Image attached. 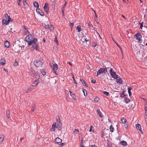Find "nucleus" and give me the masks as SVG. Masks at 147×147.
Returning a JSON list of instances; mask_svg holds the SVG:
<instances>
[{
  "label": "nucleus",
  "instance_id": "1",
  "mask_svg": "<svg viewBox=\"0 0 147 147\" xmlns=\"http://www.w3.org/2000/svg\"><path fill=\"white\" fill-rule=\"evenodd\" d=\"M109 67L107 68H100L97 72V76H98L101 73H105L106 72H107V69H109Z\"/></svg>",
  "mask_w": 147,
  "mask_h": 147
},
{
  "label": "nucleus",
  "instance_id": "2",
  "mask_svg": "<svg viewBox=\"0 0 147 147\" xmlns=\"http://www.w3.org/2000/svg\"><path fill=\"white\" fill-rule=\"evenodd\" d=\"M109 72L110 73L111 76L114 79L117 78H118V75L116 74V73L112 69L110 68Z\"/></svg>",
  "mask_w": 147,
  "mask_h": 147
},
{
  "label": "nucleus",
  "instance_id": "3",
  "mask_svg": "<svg viewBox=\"0 0 147 147\" xmlns=\"http://www.w3.org/2000/svg\"><path fill=\"white\" fill-rule=\"evenodd\" d=\"M142 37V36L139 33H137L134 36V38L140 43L142 42V40L141 39Z\"/></svg>",
  "mask_w": 147,
  "mask_h": 147
},
{
  "label": "nucleus",
  "instance_id": "4",
  "mask_svg": "<svg viewBox=\"0 0 147 147\" xmlns=\"http://www.w3.org/2000/svg\"><path fill=\"white\" fill-rule=\"evenodd\" d=\"M34 65L36 67H41L43 64V63L39 60H36L34 62Z\"/></svg>",
  "mask_w": 147,
  "mask_h": 147
},
{
  "label": "nucleus",
  "instance_id": "5",
  "mask_svg": "<svg viewBox=\"0 0 147 147\" xmlns=\"http://www.w3.org/2000/svg\"><path fill=\"white\" fill-rule=\"evenodd\" d=\"M29 71L31 75H33L36 77V78L38 79L39 78V76L38 74L37 73L35 72L32 68H30Z\"/></svg>",
  "mask_w": 147,
  "mask_h": 147
},
{
  "label": "nucleus",
  "instance_id": "6",
  "mask_svg": "<svg viewBox=\"0 0 147 147\" xmlns=\"http://www.w3.org/2000/svg\"><path fill=\"white\" fill-rule=\"evenodd\" d=\"M44 9L45 12L47 13H48L49 11V4L48 3H45L44 7Z\"/></svg>",
  "mask_w": 147,
  "mask_h": 147
},
{
  "label": "nucleus",
  "instance_id": "7",
  "mask_svg": "<svg viewBox=\"0 0 147 147\" xmlns=\"http://www.w3.org/2000/svg\"><path fill=\"white\" fill-rule=\"evenodd\" d=\"M37 41V38H33L32 40H31V41H30L28 43V44L29 45H34V44H35Z\"/></svg>",
  "mask_w": 147,
  "mask_h": 147
},
{
  "label": "nucleus",
  "instance_id": "8",
  "mask_svg": "<svg viewBox=\"0 0 147 147\" xmlns=\"http://www.w3.org/2000/svg\"><path fill=\"white\" fill-rule=\"evenodd\" d=\"M33 38V37L31 35V34L28 35L26 38V41L27 42H28V43L29 42H30V41H31V40H32Z\"/></svg>",
  "mask_w": 147,
  "mask_h": 147
},
{
  "label": "nucleus",
  "instance_id": "9",
  "mask_svg": "<svg viewBox=\"0 0 147 147\" xmlns=\"http://www.w3.org/2000/svg\"><path fill=\"white\" fill-rule=\"evenodd\" d=\"M33 46L32 48H31V50H34V49L36 50H38L39 49V47L38 46V44L37 43L34 44V45H32Z\"/></svg>",
  "mask_w": 147,
  "mask_h": 147
},
{
  "label": "nucleus",
  "instance_id": "10",
  "mask_svg": "<svg viewBox=\"0 0 147 147\" xmlns=\"http://www.w3.org/2000/svg\"><path fill=\"white\" fill-rule=\"evenodd\" d=\"M57 128L56 123L55 122L53 124L51 128L50 129L51 131H54L55 130V128Z\"/></svg>",
  "mask_w": 147,
  "mask_h": 147
},
{
  "label": "nucleus",
  "instance_id": "11",
  "mask_svg": "<svg viewBox=\"0 0 147 147\" xmlns=\"http://www.w3.org/2000/svg\"><path fill=\"white\" fill-rule=\"evenodd\" d=\"M136 129L139 130L141 133L143 134V132L142 130L141 125L139 124H137L136 125Z\"/></svg>",
  "mask_w": 147,
  "mask_h": 147
},
{
  "label": "nucleus",
  "instance_id": "12",
  "mask_svg": "<svg viewBox=\"0 0 147 147\" xmlns=\"http://www.w3.org/2000/svg\"><path fill=\"white\" fill-rule=\"evenodd\" d=\"M53 72L56 74V72H57V70L58 69V65L57 64H55L53 66Z\"/></svg>",
  "mask_w": 147,
  "mask_h": 147
},
{
  "label": "nucleus",
  "instance_id": "13",
  "mask_svg": "<svg viewBox=\"0 0 147 147\" xmlns=\"http://www.w3.org/2000/svg\"><path fill=\"white\" fill-rule=\"evenodd\" d=\"M116 79H117L116 82L117 83L122 84V78H121L119 77L118 76L117 78H116Z\"/></svg>",
  "mask_w": 147,
  "mask_h": 147
},
{
  "label": "nucleus",
  "instance_id": "14",
  "mask_svg": "<svg viewBox=\"0 0 147 147\" xmlns=\"http://www.w3.org/2000/svg\"><path fill=\"white\" fill-rule=\"evenodd\" d=\"M57 127L58 129L59 130H61V129L62 128V124L61 122H57Z\"/></svg>",
  "mask_w": 147,
  "mask_h": 147
},
{
  "label": "nucleus",
  "instance_id": "15",
  "mask_svg": "<svg viewBox=\"0 0 147 147\" xmlns=\"http://www.w3.org/2000/svg\"><path fill=\"white\" fill-rule=\"evenodd\" d=\"M4 139V135L3 134L0 135V144H2L3 143Z\"/></svg>",
  "mask_w": 147,
  "mask_h": 147
},
{
  "label": "nucleus",
  "instance_id": "16",
  "mask_svg": "<svg viewBox=\"0 0 147 147\" xmlns=\"http://www.w3.org/2000/svg\"><path fill=\"white\" fill-rule=\"evenodd\" d=\"M7 20L6 23V25H8L10 22H12L13 21V19L11 18L10 16H9V18H7Z\"/></svg>",
  "mask_w": 147,
  "mask_h": 147
},
{
  "label": "nucleus",
  "instance_id": "17",
  "mask_svg": "<svg viewBox=\"0 0 147 147\" xmlns=\"http://www.w3.org/2000/svg\"><path fill=\"white\" fill-rule=\"evenodd\" d=\"M55 142L56 143L59 144L61 142L62 140L59 138L57 137L55 139Z\"/></svg>",
  "mask_w": 147,
  "mask_h": 147
},
{
  "label": "nucleus",
  "instance_id": "18",
  "mask_svg": "<svg viewBox=\"0 0 147 147\" xmlns=\"http://www.w3.org/2000/svg\"><path fill=\"white\" fill-rule=\"evenodd\" d=\"M4 45L5 47L8 48L10 46V44L9 42L7 40L5 41L4 43Z\"/></svg>",
  "mask_w": 147,
  "mask_h": 147
},
{
  "label": "nucleus",
  "instance_id": "19",
  "mask_svg": "<svg viewBox=\"0 0 147 147\" xmlns=\"http://www.w3.org/2000/svg\"><path fill=\"white\" fill-rule=\"evenodd\" d=\"M20 48V47H19L18 46H17L16 47H14L13 48V50L14 51H15V52L19 53L20 52V51H19V50H18L16 49V48Z\"/></svg>",
  "mask_w": 147,
  "mask_h": 147
},
{
  "label": "nucleus",
  "instance_id": "20",
  "mask_svg": "<svg viewBox=\"0 0 147 147\" xmlns=\"http://www.w3.org/2000/svg\"><path fill=\"white\" fill-rule=\"evenodd\" d=\"M6 62L4 58H3L1 60L0 62V65H4L5 63Z\"/></svg>",
  "mask_w": 147,
  "mask_h": 147
},
{
  "label": "nucleus",
  "instance_id": "21",
  "mask_svg": "<svg viewBox=\"0 0 147 147\" xmlns=\"http://www.w3.org/2000/svg\"><path fill=\"white\" fill-rule=\"evenodd\" d=\"M39 81L38 80H36L32 84V86H36L38 83Z\"/></svg>",
  "mask_w": 147,
  "mask_h": 147
},
{
  "label": "nucleus",
  "instance_id": "22",
  "mask_svg": "<svg viewBox=\"0 0 147 147\" xmlns=\"http://www.w3.org/2000/svg\"><path fill=\"white\" fill-rule=\"evenodd\" d=\"M80 81H81L82 84L85 86H87V84L86 83V82H85V80H83V79H80Z\"/></svg>",
  "mask_w": 147,
  "mask_h": 147
},
{
  "label": "nucleus",
  "instance_id": "23",
  "mask_svg": "<svg viewBox=\"0 0 147 147\" xmlns=\"http://www.w3.org/2000/svg\"><path fill=\"white\" fill-rule=\"evenodd\" d=\"M97 113L98 114L99 116L101 118H103V116L102 114L100 112L99 109L97 110Z\"/></svg>",
  "mask_w": 147,
  "mask_h": 147
},
{
  "label": "nucleus",
  "instance_id": "24",
  "mask_svg": "<svg viewBox=\"0 0 147 147\" xmlns=\"http://www.w3.org/2000/svg\"><path fill=\"white\" fill-rule=\"evenodd\" d=\"M143 99L144 100L145 102L146 103V104L145 105L144 107H145V112L146 113H147V102L146 100H145L144 98H143Z\"/></svg>",
  "mask_w": 147,
  "mask_h": 147
},
{
  "label": "nucleus",
  "instance_id": "25",
  "mask_svg": "<svg viewBox=\"0 0 147 147\" xmlns=\"http://www.w3.org/2000/svg\"><path fill=\"white\" fill-rule=\"evenodd\" d=\"M27 0H23V4L25 8H27L28 5L26 3V1Z\"/></svg>",
  "mask_w": 147,
  "mask_h": 147
},
{
  "label": "nucleus",
  "instance_id": "26",
  "mask_svg": "<svg viewBox=\"0 0 147 147\" xmlns=\"http://www.w3.org/2000/svg\"><path fill=\"white\" fill-rule=\"evenodd\" d=\"M34 6L35 7L38 8L39 7V5L38 3L37 2L35 1L33 3Z\"/></svg>",
  "mask_w": 147,
  "mask_h": 147
},
{
  "label": "nucleus",
  "instance_id": "27",
  "mask_svg": "<svg viewBox=\"0 0 147 147\" xmlns=\"http://www.w3.org/2000/svg\"><path fill=\"white\" fill-rule=\"evenodd\" d=\"M79 132L78 129H75L74 132V137H75L76 136L77 134L79 133Z\"/></svg>",
  "mask_w": 147,
  "mask_h": 147
},
{
  "label": "nucleus",
  "instance_id": "28",
  "mask_svg": "<svg viewBox=\"0 0 147 147\" xmlns=\"http://www.w3.org/2000/svg\"><path fill=\"white\" fill-rule=\"evenodd\" d=\"M120 143L123 146H126L127 145V142L124 141H122L120 142Z\"/></svg>",
  "mask_w": 147,
  "mask_h": 147
},
{
  "label": "nucleus",
  "instance_id": "29",
  "mask_svg": "<svg viewBox=\"0 0 147 147\" xmlns=\"http://www.w3.org/2000/svg\"><path fill=\"white\" fill-rule=\"evenodd\" d=\"M32 89H32L31 87H30L27 89L25 90V92L26 93H28L31 91Z\"/></svg>",
  "mask_w": 147,
  "mask_h": 147
},
{
  "label": "nucleus",
  "instance_id": "30",
  "mask_svg": "<svg viewBox=\"0 0 147 147\" xmlns=\"http://www.w3.org/2000/svg\"><path fill=\"white\" fill-rule=\"evenodd\" d=\"M10 111L9 110H7L6 111V115L8 118H9L10 117Z\"/></svg>",
  "mask_w": 147,
  "mask_h": 147
},
{
  "label": "nucleus",
  "instance_id": "31",
  "mask_svg": "<svg viewBox=\"0 0 147 147\" xmlns=\"http://www.w3.org/2000/svg\"><path fill=\"white\" fill-rule=\"evenodd\" d=\"M69 92H70V94L71 97L73 98L74 99H76L75 98V96L74 94L72 92H71V91H69Z\"/></svg>",
  "mask_w": 147,
  "mask_h": 147
},
{
  "label": "nucleus",
  "instance_id": "32",
  "mask_svg": "<svg viewBox=\"0 0 147 147\" xmlns=\"http://www.w3.org/2000/svg\"><path fill=\"white\" fill-rule=\"evenodd\" d=\"M120 121H121L123 123H125L127 122L126 118H121Z\"/></svg>",
  "mask_w": 147,
  "mask_h": 147
},
{
  "label": "nucleus",
  "instance_id": "33",
  "mask_svg": "<svg viewBox=\"0 0 147 147\" xmlns=\"http://www.w3.org/2000/svg\"><path fill=\"white\" fill-rule=\"evenodd\" d=\"M49 28L50 30L53 31L54 30V27L52 25H50L49 26Z\"/></svg>",
  "mask_w": 147,
  "mask_h": 147
},
{
  "label": "nucleus",
  "instance_id": "34",
  "mask_svg": "<svg viewBox=\"0 0 147 147\" xmlns=\"http://www.w3.org/2000/svg\"><path fill=\"white\" fill-rule=\"evenodd\" d=\"M78 32H80L81 31V28L80 26H78L76 28Z\"/></svg>",
  "mask_w": 147,
  "mask_h": 147
},
{
  "label": "nucleus",
  "instance_id": "35",
  "mask_svg": "<svg viewBox=\"0 0 147 147\" xmlns=\"http://www.w3.org/2000/svg\"><path fill=\"white\" fill-rule=\"evenodd\" d=\"M100 100L99 97H96L94 99V101L95 102H98Z\"/></svg>",
  "mask_w": 147,
  "mask_h": 147
},
{
  "label": "nucleus",
  "instance_id": "36",
  "mask_svg": "<svg viewBox=\"0 0 147 147\" xmlns=\"http://www.w3.org/2000/svg\"><path fill=\"white\" fill-rule=\"evenodd\" d=\"M130 101V100L127 97L125 98V102L126 103H127Z\"/></svg>",
  "mask_w": 147,
  "mask_h": 147
},
{
  "label": "nucleus",
  "instance_id": "37",
  "mask_svg": "<svg viewBox=\"0 0 147 147\" xmlns=\"http://www.w3.org/2000/svg\"><path fill=\"white\" fill-rule=\"evenodd\" d=\"M110 130L112 132L113 131L114 128L113 127L112 125H111L110 127Z\"/></svg>",
  "mask_w": 147,
  "mask_h": 147
},
{
  "label": "nucleus",
  "instance_id": "38",
  "mask_svg": "<svg viewBox=\"0 0 147 147\" xmlns=\"http://www.w3.org/2000/svg\"><path fill=\"white\" fill-rule=\"evenodd\" d=\"M7 19H3V20H2V24H6V23L7 22Z\"/></svg>",
  "mask_w": 147,
  "mask_h": 147
},
{
  "label": "nucleus",
  "instance_id": "39",
  "mask_svg": "<svg viewBox=\"0 0 147 147\" xmlns=\"http://www.w3.org/2000/svg\"><path fill=\"white\" fill-rule=\"evenodd\" d=\"M69 26L71 27V30H72L73 29V27L74 25V24L73 23H70V22H69Z\"/></svg>",
  "mask_w": 147,
  "mask_h": 147
},
{
  "label": "nucleus",
  "instance_id": "40",
  "mask_svg": "<svg viewBox=\"0 0 147 147\" xmlns=\"http://www.w3.org/2000/svg\"><path fill=\"white\" fill-rule=\"evenodd\" d=\"M82 40V42H84V43H85V42H86V43L87 42H89V41L88 40H86V39L84 38H83Z\"/></svg>",
  "mask_w": 147,
  "mask_h": 147
},
{
  "label": "nucleus",
  "instance_id": "41",
  "mask_svg": "<svg viewBox=\"0 0 147 147\" xmlns=\"http://www.w3.org/2000/svg\"><path fill=\"white\" fill-rule=\"evenodd\" d=\"M35 105L34 104L32 105V110H31L32 111H34V110H35Z\"/></svg>",
  "mask_w": 147,
  "mask_h": 147
},
{
  "label": "nucleus",
  "instance_id": "42",
  "mask_svg": "<svg viewBox=\"0 0 147 147\" xmlns=\"http://www.w3.org/2000/svg\"><path fill=\"white\" fill-rule=\"evenodd\" d=\"M18 65V63L16 61H15V63H14L13 65L14 66H17Z\"/></svg>",
  "mask_w": 147,
  "mask_h": 147
},
{
  "label": "nucleus",
  "instance_id": "43",
  "mask_svg": "<svg viewBox=\"0 0 147 147\" xmlns=\"http://www.w3.org/2000/svg\"><path fill=\"white\" fill-rule=\"evenodd\" d=\"M57 123L59 122H61L59 117V116H57Z\"/></svg>",
  "mask_w": 147,
  "mask_h": 147
},
{
  "label": "nucleus",
  "instance_id": "44",
  "mask_svg": "<svg viewBox=\"0 0 147 147\" xmlns=\"http://www.w3.org/2000/svg\"><path fill=\"white\" fill-rule=\"evenodd\" d=\"M54 40L56 42V44H57V45H58L59 43H58V40H57V38H56V37L55 38Z\"/></svg>",
  "mask_w": 147,
  "mask_h": 147
},
{
  "label": "nucleus",
  "instance_id": "45",
  "mask_svg": "<svg viewBox=\"0 0 147 147\" xmlns=\"http://www.w3.org/2000/svg\"><path fill=\"white\" fill-rule=\"evenodd\" d=\"M40 9H39V8H37L36 9V12L38 13H40Z\"/></svg>",
  "mask_w": 147,
  "mask_h": 147
},
{
  "label": "nucleus",
  "instance_id": "46",
  "mask_svg": "<svg viewBox=\"0 0 147 147\" xmlns=\"http://www.w3.org/2000/svg\"><path fill=\"white\" fill-rule=\"evenodd\" d=\"M103 93L107 96H108L109 95V93L107 92L104 91Z\"/></svg>",
  "mask_w": 147,
  "mask_h": 147
},
{
  "label": "nucleus",
  "instance_id": "47",
  "mask_svg": "<svg viewBox=\"0 0 147 147\" xmlns=\"http://www.w3.org/2000/svg\"><path fill=\"white\" fill-rule=\"evenodd\" d=\"M64 145H65L64 143H62L61 144H59V147H62L63 146H64Z\"/></svg>",
  "mask_w": 147,
  "mask_h": 147
},
{
  "label": "nucleus",
  "instance_id": "48",
  "mask_svg": "<svg viewBox=\"0 0 147 147\" xmlns=\"http://www.w3.org/2000/svg\"><path fill=\"white\" fill-rule=\"evenodd\" d=\"M92 45L93 47H95L97 45L96 43L94 42Z\"/></svg>",
  "mask_w": 147,
  "mask_h": 147
},
{
  "label": "nucleus",
  "instance_id": "49",
  "mask_svg": "<svg viewBox=\"0 0 147 147\" xmlns=\"http://www.w3.org/2000/svg\"><path fill=\"white\" fill-rule=\"evenodd\" d=\"M44 27L46 28H48L49 27V25H46L45 24Z\"/></svg>",
  "mask_w": 147,
  "mask_h": 147
},
{
  "label": "nucleus",
  "instance_id": "50",
  "mask_svg": "<svg viewBox=\"0 0 147 147\" xmlns=\"http://www.w3.org/2000/svg\"><path fill=\"white\" fill-rule=\"evenodd\" d=\"M93 127V126H92V125L90 126V130H89V132H91L92 131V129Z\"/></svg>",
  "mask_w": 147,
  "mask_h": 147
},
{
  "label": "nucleus",
  "instance_id": "51",
  "mask_svg": "<svg viewBox=\"0 0 147 147\" xmlns=\"http://www.w3.org/2000/svg\"><path fill=\"white\" fill-rule=\"evenodd\" d=\"M9 16H8L7 14H6L5 15V17L6 19H7V18H9Z\"/></svg>",
  "mask_w": 147,
  "mask_h": 147
},
{
  "label": "nucleus",
  "instance_id": "52",
  "mask_svg": "<svg viewBox=\"0 0 147 147\" xmlns=\"http://www.w3.org/2000/svg\"><path fill=\"white\" fill-rule=\"evenodd\" d=\"M91 82L92 83H95L96 82V80L94 79H93L91 80Z\"/></svg>",
  "mask_w": 147,
  "mask_h": 147
},
{
  "label": "nucleus",
  "instance_id": "53",
  "mask_svg": "<svg viewBox=\"0 0 147 147\" xmlns=\"http://www.w3.org/2000/svg\"><path fill=\"white\" fill-rule=\"evenodd\" d=\"M52 63L53 65V66L55 64H57L56 63L55 61L54 60H53L52 62Z\"/></svg>",
  "mask_w": 147,
  "mask_h": 147
},
{
  "label": "nucleus",
  "instance_id": "54",
  "mask_svg": "<svg viewBox=\"0 0 147 147\" xmlns=\"http://www.w3.org/2000/svg\"><path fill=\"white\" fill-rule=\"evenodd\" d=\"M139 24H140V28L141 29H142V27H143L142 23H139Z\"/></svg>",
  "mask_w": 147,
  "mask_h": 147
},
{
  "label": "nucleus",
  "instance_id": "55",
  "mask_svg": "<svg viewBox=\"0 0 147 147\" xmlns=\"http://www.w3.org/2000/svg\"><path fill=\"white\" fill-rule=\"evenodd\" d=\"M111 144H109L108 142H107V146L108 147H110L111 146Z\"/></svg>",
  "mask_w": 147,
  "mask_h": 147
},
{
  "label": "nucleus",
  "instance_id": "56",
  "mask_svg": "<svg viewBox=\"0 0 147 147\" xmlns=\"http://www.w3.org/2000/svg\"><path fill=\"white\" fill-rule=\"evenodd\" d=\"M41 73L43 75H45L46 74V72L45 71H42Z\"/></svg>",
  "mask_w": 147,
  "mask_h": 147
},
{
  "label": "nucleus",
  "instance_id": "57",
  "mask_svg": "<svg viewBox=\"0 0 147 147\" xmlns=\"http://www.w3.org/2000/svg\"><path fill=\"white\" fill-rule=\"evenodd\" d=\"M41 16H43L44 15V13L43 12H41V13H39Z\"/></svg>",
  "mask_w": 147,
  "mask_h": 147
},
{
  "label": "nucleus",
  "instance_id": "58",
  "mask_svg": "<svg viewBox=\"0 0 147 147\" xmlns=\"http://www.w3.org/2000/svg\"><path fill=\"white\" fill-rule=\"evenodd\" d=\"M132 88L131 87H130L128 88V91H130L132 89Z\"/></svg>",
  "mask_w": 147,
  "mask_h": 147
},
{
  "label": "nucleus",
  "instance_id": "59",
  "mask_svg": "<svg viewBox=\"0 0 147 147\" xmlns=\"http://www.w3.org/2000/svg\"><path fill=\"white\" fill-rule=\"evenodd\" d=\"M93 11H94V14H95V17H96V18H97V14L96 13V12H95V10H93Z\"/></svg>",
  "mask_w": 147,
  "mask_h": 147
},
{
  "label": "nucleus",
  "instance_id": "60",
  "mask_svg": "<svg viewBox=\"0 0 147 147\" xmlns=\"http://www.w3.org/2000/svg\"><path fill=\"white\" fill-rule=\"evenodd\" d=\"M128 93L129 94V95L130 96L131 94V93L130 91H128Z\"/></svg>",
  "mask_w": 147,
  "mask_h": 147
},
{
  "label": "nucleus",
  "instance_id": "61",
  "mask_svg": "<svg viewBox=\"0 0 147 147\" xmlns=\"http://www.w3.org/2000/svg\"><path fill=\"white\" fill-rule=\"evenodd\" d=\"M73 81H74V83L77 84V83L76 82V81L75 80V79H74Z\"/></svg>",
  "mask_w": 147,
  "mask_h": 147
},
{
  "label": "nucleus",
  "instance_id": "62",
  "mask_svg": "<svg viewBox=\"0 0 147 147\" xmlns=\"http://www.w3.org/2000/svg\"><path fill=\"white\" fill-rule=\"evenodd\" d=\"M85 91L86 92V90H83V92L84 93V95L85 96H86L85 94Z\"/></svg>",
  "mask_w": 147,
  "mask_h": 147
},
{
  "label": "nucleus",
  "instance_id": "63",
  "mask_svg": "<svg viewBox=\"0 0 147 147\" xmlns=\"http://www.w3.org/2000/svg\"><path fill=\"white\" fill-rule=\"evenodd\" d=\"M88 24L90 26H92V27H93V26L92 24Z\"/></svg>",
  "mask_w": 147,
  "mask_h": 147
},
{
  "label": "nucleus",
  "instance_id": "64",
  "mask_svg": "<svg viewBox=\"0 0 147 147\" xmlns=\"http://www.w3.org/2000/svg\"><path fill=\"white\" fill-rule=\"evenodd\" d=\"M91 147H97V146H96L95 145H92Z\"/></svg>",
  "mask_w": 147,
  "mask_h": 147
}]
</instances>
